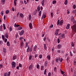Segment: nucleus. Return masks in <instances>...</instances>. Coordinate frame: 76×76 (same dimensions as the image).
Instances as JSON below:
<instances>
[{"label":"nucleus","instance_id":"1","mask_svg":"<svg viewBox=\"0 0 76 76\" xmlns=\"http://www.w3.org/2000/svg\"><path fill=\"white\" fill-rule=\"evenodd\" d=\"M72 28L75 32H76V24L72 26Z\"/></svg>","mask_w":76,"mask_h":76},{"label":"nucleus","instance_id":"2","mask_svg":"<svg viewBox=\"0 0 76 76\" xmlns=\"http://www.w3.org/2000/svg\"><path fill=\"white\" fill-rule=\"evenodd\" d=\"M65 34H62L61 35H60V37L61 38V39L64 38H65Z\"/></svg>","mask_w":76,"mask_h":76},{"label":"nucleus","instance_id":"3","mask_svg":"<svg viewBox=\"0 0 76 76\" xmlns=\"http://www.w3.org/2000/svg\"><path fill=\"white\" fill-rule=\"evenodd\" d=\"M15 62H12V67L13 68V67H15L16 66H15Z\"/></svg>","mask_w":76,"mask_h":76},{"label":"nucleus","instance_id":"4","mask_svg":"<svg viewBox=\"0 0 76 76\" xmlns=\"http://www.w3.org/2000/svg\"><path fill=\"white\" fill-rule=\"evenodd\" d=\"M45 17H46V15H45V13L44 12L43 14V15L42 18V19H44V18H45Z\"/></svg>","mask_w":76,"mask_h":76},{"label":"nucleus","instance_id":"5","mask_svg":"<svg viewBox=\"0 0 76 76\" xmlns=\"http://www.w3.org/2000/svg\"><path fill=\"white\" fill-rule=\"evenodd\" d=\"M29 28H30L31 29L32 28V23H30V24L29 25Z\"/></svg>","mask_w":76,"mask_h":76},{"label":"nucleus","instance_id":"6","mask_svg":"<svg viewBox=\"0 0 76 76\" xmlns=\"http://www.w3.org/2000/svg\"><path fill=\"white\" fill-rule=\"evenodd\" d=\"M23 33H24V31L22 30L20 33V35H22L23 34Z\"/></svg>","mask_w":76,"mask_h":76},{"label":"nucleus","instance_id":"7","mask_svg":"<svg viewBox=\"0 0 76 76\" xmlns=\"http://www.w3.org/2000/svg\"><path fill=\"white\" fill-rule=\"evenodd\" d=\"M33 68V65L32 64H31L29 66V69L30 70H31Z\"/></svg>","mask_w":76,"mask_h":76},{"label":"nucleus","instance_id":"8","mask_svg":"<svg viewBox=\"0 0 76 76\" xmlns=\"http://www.w3.org/2000/svg\"><path fill=\"white\" fill-rule=\"evenodd\" d=\"M5 36L6 38H9V35H8V33H6Z\"/></svg>","mask_w":76,"mask_h":76},{"label":"nucleus","instance_id":"9","mask_svg":"<svg viewBox=\"0 0 76 76\" xmlns=\"http://www.w3.org/2000/svg\"><path fill=\"white\" fill-rule=\"evenodd\" d=\"M37 48V45H36L33 48V51H35Z\"/></svg>","mask_w":76,"mask_h":76},{"label":"nucleus","instance_id":"10","mask_svg":"<svg viewBox=\"0 0 76 76\" xmlns=\"http://www.w3.org/2000/svg\"><path fill=\"white\" fill-rule=\"evenodd\" d=\"M70 28V24H68L66 27L67 29H69Z\"/></svg>","mask_w":76,"mask_h":76},{"label":"nucleus","instance_id":"11","mask_svg":"<svg viewBox=\"0 0 76 76\" xmlns=\"http://www.w3.org/2000/svg\"><path fill=\"white\" fill-rule=\"evenodd\" d=\"M63 20H61L59 23V25H62L63 24Z\"/></svg>","mask_w":76,"mask_h":76},{"label":"nucleus","instance_id":"12","mask_svg":"<svg viewBox=\"0 0 76 76\" xmlns=\"http://www.w3.org/2000/svg\"><path fill=\"white\" fill-rule=\"evenodd\" d=\"M58 61H60V58H56V63H58Z\"/></svg>","mask_w":76,"mask_h":76},{"label":"nucleus","instance_id":"13","mask_svg":"<svg viewBox=\"0 0 76 76\" xmlns=\"http://www.w3.org/2000/svg\"><path fill=\"white\" fill-rule=\"evenodd\" d=\"M47 61H45V67H47Z\"/></svg>","mask_w":76,"mask_h":76},{"label":"nucleus","instance_id":"14","mask_svg":"<svg viewBox=\"0 0 76 76\" xmlns=\"http://www.w3.org/2000/svg\"><path fill=\"white\" fill-rule=\"evenodd\" d=\"M61 47V45L60 44L58 45V49H60Z\"/></svg>","mask_w":76,"mask_h":76},{"label":"nucleus","instance_id":"15","mask_svg":"<svg viewBox=\"0 0 76 76\" xmlns=\"http://www.w3.org/2000/svg\"><path fill=\"white\" fill-rule=\"evenodd\" d=\"M16 56H13V57L12 58V60H15L16 59Z\"/></svg>","mask_w":76,"mask_h":76},{"label":"nucleus","instance_id":"16","mask_svg":"<svg viewBox=\"0 0 76 76\" xmlns=\"http://www.w3.org/2000/svg\"><path fill=\"white\" fill-rule=\"evenodd\" d=\"M1 2L2 4L5 3V0H1Z\"/></svg>","mask_w":76,"mask_h":76},{"label":"nucleus","instance_id":"17","mask_svg":"<svg viewBox=\"0 0 76 76\" xmlns=\"http://www.w3.org/2000/svg\"><path fill=\"white\" fill-rule=\"evenodd\" d=\"M20 16L21 17V18H23V17H24V16H23V14L22 13H20Z\"/></svg>","mask_w":76,"mask_h":76},{"label":"nucleus","instance_id":"18","mask_svg":"<svg viewBox=\"0 0 76 76\" xmlns=\"http://www.w3.org/2000/svg\"><path fill=\"white\" fill-rule=\"evenodd\" d=\"M44 48L45 50H46L47 49V46H46V44H45L44 45Z\"/></svg>","mask_w":76,"mask_h":76},{"label":"nucleus","instance_id":"19","mask_svg":"<svg viewBox=\"0 0 76 76\" xmlns=\"http://www.w3.org/2000/svg\"><path fill=\"white\" fill-rule=\"evenodd\" d=\"M23 45V41H21V44H20V46L21 48H22Z\"/></svg>","mask_w":76,"mask_h":76},{"label":"nucleus","instance_id":"20","mask_svg":"<svg viewBox=\"0 0 76 76\" xmlns=\"http://www.w3.org/2000/svg\"><path fill=\"white\" fill-rule=\"evenodd\" d=\"M37 11L38 12H39V10H40V7H39V6H37Z\"/></svg>","mask_w":76,"mask_h":76},{"label":"nucleus","instance_id":"21","mask_svg":"<svg viewBox=\"0 0 76 76\" xmlns=\"http://www.w3.org/2000/svg\"><path fill=\"white\" fill-rule=\"evenodd\" d=\"M41 3L42 6H44V0H42V1Z\"/></svg>","mask_w":76,"mask_h":76},{"label":"nucleus","instance_id":"22","mask_svg":"<svg viewBox=\"0 0 76 76\" xmlns=\"http://www.w3.org/2000/svg\"><path fill=\"white\" fill-rule=\"evenodd\" d=\"M28 19L29 20H31V15H29V16H28Z\"/></svg>","mask_w":76,"mask_h":76},{"label":"nucleus","instance_id":"23","mask_svg":"<svg viewBox=\"0 0 76 76\" xmlns=\"http://www.w3.org/2000/svg\"><path fill=\"white\" fill-rule=\"evenodd\" d=\"M73 19H74V17L73 16H72L71 19V21H72V22H73Z\"/></svg>","mask_w":76,"mask_h":76},{"label":"nucleus","instance_id":"24","mask_svg":"<svg viewBox=\"0 0 76 76\" xmlns=\"http://www.w3.org/2000/svg\"><path fill=\"white\" fill-rule=\"evenodd\" d=\"M47 58L48 60H50V56L48 55L47 56Z\"/></svg>","mask_w":76,"mask_h":76},{"label":"nucleus","instance_id":"25","mask_svg":"<svg viewBox=\"0 0 76 76\" xmlns=\"http://www.w3.org/2000/svg\"><path fill=\"white\" fill-rule=\"evenodd\" d=\"M3 26L4 27V29H6V25H5V24H3Z\"/></svg>","mask_w":76,"mask_h":76},{"label":"nucleus","instance_id":"26","mask_svg":"<svg viewBox=\"0 0 76 76\" xmlns=\"http://www.w3.org/2000/svg\"><path fill=\"white\" fill-rule=\"evenodd\" d=\"M16 1H17V0H14V5H15V6L16 5Z\"/></svg>","mask_w":76,"mask_h":76},{"label":"nucleus","instance_id":"27","mask_svg":"<svg viewBox=\"0 0 76 76\" xmlns=\"http://www.w3.org/2000/svg\"><path fill=\"white\" fill-rule=\"evenodd\" d=\"M3 52L5 53V54L6 53V49L5 48H4Z\"/></svg>","mask_w":76,"mask_h":76},{"label":"nucleus","instance_id":"28","mask_svg":"<svg viewBox=\"0 0 76 76\" xmlns=\"http://www.w3.org/2000/svg\"><path fill=\"white\" fill-rule=\"evenodd\" d=\"M36 12L34 11L33 12V15H36V13L37 12V10H36Z\"/></svg>","mask_w":76,"mask_h":76},{"label":"nucleus","instance_id":"29","mask_svg":"<svg viewBox=\"0 0 76 76\" xmlns=\"http://www.w3.org/2000/svg\"><path fill=\"white\" fill-rule=\"evenodd\" d=\"M64 4L65 5H67V0H65Z\"/></svg>","mask_w":76,"mask_h":76},{"label":"nucleus","instance_id":"30","mask_svg":"<svg viewBox=\"0 0 76 76\" xmlns=\"http://www.w3.org/2000/svg\"><path fill=\"white\" fill-rule=\"evenodd\" d=\"M9 13V10H6V14H8Z\"/></svg>","mask_w":76,"mask_h":76},{"label":"nucleus","instance_id":"31","mask_svg":"<svg viewBox=\"0 0 76 76\" xmlns=\"http://www.w3.org/2000/svg\"><path fill=\"white\" fill-rule=\"evenodd\" d=\"M41 11H40L39 12V16L40 17H41Z\"/></svg>","mask_w":76,"mask_h":76},{"label":"nucleus","instance_id":"32","mask_svg":"<svg viewBox=\"0 0 76 76\" xmlns=\"http://www.w3.org/2000/svg\"><path fill=\"white\" fill-rule=\"evenodd\" d=\"M3 13H4V11H2L1 13V15H2V16H3Z\"/></svg>","mask_w":76,"mask_h":76},{"label":"nucleus","instance_id":"33","mask_svg":"<svg viewBox=\"0 0 76 76\" xmlns=\"http://www.w3.org/2000/svg\"><path fill=\"white\" fill-rule=\"evenodd\" d=\"M7 46H9L10 45V43H9V41H8L7 42Z\"/></svg>","mask_w":76,"mask_h":76},{"label":"nucleus","instance_id":"34","mask_svg":"<svg viewBox=\"0 0 76 76\" xmlns=\"http://www.w3.org/2000/svg\"><path fill=\"white\" fill-rule=\"evenodd\" d=\"M4 76H9V75L7 73H6L4 74Z\"/></svg>","mask_w":76,"mask_h":76},{"label":"nucleus","instance_id":"35","mask_svg":"<svg viewBox=\"0 0 76 76\" xmlns=\"http://www.w3.org/2000/svg\"><path fill=\"white\" fill-rule=\"evenodd\" d=\"M39 64H37V69H39Z\"/></svg>","mask_w":76,"mask_h":76},{"label":"nucleus","instance_id":"36","mask_svg":"<svg viewBox=\"0 0 76 76\" xmlns=\"http://www.w3.org/2000/svg\"><path fill=\"white\" fill-rule=\"evenodd\" d=\"M56 1H53V4H56Z\"/></svg>","mask_w":76,"mask_h":76},{"label":"nucleus","instance_id":"37","mask_svg":"<svg viewBox=\"0 0 76 76\" xmlns=\"http://www.w3.org/2000/svg\"><path fill=\"white\" fill-rule=\"evenodd\" d=\"M32 56H30L29 57V60H31L32 59Z\"/></svg>","mask_w":76,"mask_h":76},{"label":"nucleus","instance_id":"38","mask_svg":"<svg viewBox=\"0 0 76 76\" xmlns=\"http://www.w3.org/2000/svg\"><path fill=\"white\" fill-rule=\"evenodd\" d=\"M2 38L4 40V35H2Z\"/></svg>","mask_w":76,"mask_h":76},{"label":"nucleus","instance_id":"39","mask_svg":"<svg viewBox=\"0 0 76 76\" xmlns=\"http://www.w3.org/2000/svg\"><path fill=\"white\" fill-rule=\"evenodd\" d=\"M61 74L62 75H63V74H64V73L65 72H64V71H61Z\"/></svg>","mask_w":76,"mask_h":76},{"label":"nucleus","instance_id":"40","mask_svg":"<svg viewBox=\"0 0 76 76\" xmlns=\"http://www.w3.org/2000/svg\"><path fill=\"white\" fill-rule=\"evenodd\" d=\"M72 12L73 13H76V10H75L73 11H72Z\"/></svg>","mask_w":76,"mask_h":76},{"label":"nucleus","instance_id":"41","mask_svg":"<svg viewBox=\"0 0 76 76\" xmlns=\"http://www.w3.org/2000/svg\"><path fill=\"white\" fill-rule=\"evenodd\" d=\"M9 29L10 30V32H11V31H12V27H10V29Z\"/></svg>","mask_w":76,"mask_h":76},{"label":"nucleus","instance_id":"42","mask_svg":"<svg viewBox=\"0 0 76 76\" xmlns=\"http://www.w3.org/2000/svg\"><path fill=\"white\" fill-rule=\"evenodd\" d=\"M19 67H22V64H21L20 63L19 64Z\"/></svg>","mask_w":76,"mask_h":76},{"label":"nucleus","instance_id":"43","mask_svg":"<svg viewBox=\"0 0 76 76\" xmlns=\"http://www.w3.org/2000/svg\"><path fill=\"white\" fill-rule=\"evenodd\" d=\"M57 52L58 53H61V51H60V50H58L57 51Z\"/></svg>","mask_w":76,"mask_h":76},{"label":"nucleus","instance_id":"44","mask_svg":"<svg viewBox=\"0 0 76 76\" xmlns=\"http://www.w3.org/2000/svg\"><path fill=\"white\" fill-rule=\"evenodd\" d=\"M60 39L59 38L58 39V43H60Z\"/></svg>","mask_w":76,"mask_h":76},{"label":"nucleus","instance_id":"45","mask_svg":"<svg viewBox=\"0 0 76 76\" xmlns=\"http://www.w3.org/2000/svg\"><path fill=\"white\" fill-rule=\"evenodd\" d=\"M47 74L46 73V69H45V71L44 72V75H46Z\"/></svg>","mask_w":76,"mask_h":76},{"label":"nucleus","instance_id":"46","mask_svg":"<svg viewBox=\"0 0 76 76\" xmlns=\"http://www.w3.org/2000/svg\"><path fill=\"white\" fill-rule=\"evenodd\" d=\"M71 46L72 47H74L75 46V45L73 42H72V44H71Z\"/></svg>","mask_w":76,"mask_h":76},{"label":"nucleus","instance_id":"47","mask_svg":"<svg viewBox=\"0 0 76 76\" xmlns=\"http://www.w3.org/2000/svg\"><path fill=\"white\" fill-rule=\"evenodd\" d=\"M73 8L75 9V8H76V5H74L73 7Z\"/></svg>","mask_w":76,"mask_h":76},{"label":"nucleus","instance_id":"48","mask_svg":"<svg viewBox=\"0 0 76 76\" xmlns=\"http://www.w3.org/2000/svg\"><path fill=\"white\" fill-rule=\"evenodd\" d=\"M3 65L1 64H0V69L1 68H2V67H3Z\"/></svg>","mask_w":76,"mask_h":76},{"label":"nucleus","instance_id":"49","mask_svg":"<svg viewBox=\"0 0 76 76\" xmlns=\"http://www.w3.org/2000/svg\"><path fill=\"white\" fill-rule=\"evenodd\" d=\"M53 24H51V25L50 26V28H53Z\"/></svg>","mask_w":76,"mask_h":76},{"label":"nucleus","instance_id":"50","mask_svg":"<svg viewBox=\"0 0 76 76\" xmlns=\"http://www.w3.org/2000/svg\"><path fill=\"white\" fill-rule=\"evenodd\" d=\"M57 34H58V32L56 31L55 34V35H57Z\"/></svg>","mask_w":76,"mask_h":76},{"label":"nucleus","instance_id":"51","mask_svg":"<svg viewBox=\"0 0 76 76\" xmlns=\"http://www.w3.org/2000/svg\"><path fill=\"white\" fill-rule=\"evenodd\" d=\"M32 51V47H31L30 48V51L31 52Z\"/></svg>","mask_w":76,"mask_h":76},{"label":"nucleus","instance_id":"52","mask_svg":"<svg viewBox=\"0 0 76 76\" xmlns=\"http://www.w3.org/2000/svg\"><path fill=\"white\" fill-rule=\"evenodd\" d=\"M42 55H40L39 56V58H42Z\"/></svg>","mask_w":76,"mask_h":76},{"label":"nucleus","instance_id":"53","mask_svg":"<svg viewBox=\"0 0 76 76\" xmlns=\"http://www.w3.org/2000/svg\"><path fill=\"white\" fill-rule=\"evenodd\" d=\"M63 76H66V72L64 73V74H63Z\"/></svg>","mask_w":76,"mask_h":76},{"label":"nucleus","instance_id":"54","mask_svg":"<svg viewBox=\"0 0 76 76\" xmlns=\"http://www.w3.org/2000/svg\"><path fill=\"white\" fill-rule=\"evenodd\" d=\"M29 49H28V48H27V53H28V52H29Z\"/></svg>","mask_w":76,"mask_h":76},{"label":"nucleus","instance_id":"55","mask_svg":"<svg viewBox=\"0 0 76 76\" xmlns=\"http://www.w3.org/2000/svg\"><path fill=\"white\" fill-rule=\"evenodd\" d=\"M12 10L13 12H14L15 11V8H14V7H12Z\"/></svg>","mask_w":76,"mask_h":76},{"label":"nucleus","instance_id":"56","mask_svg":"<svg viewBox=\"0 0 76 76\" xmlns=\"http://www.w3.org/2000/svg\"><path fill=\"white\" fill-rule=\"evenodd\" d=\"M51 15L52 17H53V12L51 13Z\"/></svg>","mask_w":76,"mask_h":76},{"label":"nucleus","instance_id":"57","mask_svg":"<svg viewBox=\"0 0 76 76\" xmlns=\"http://www.w3.org/2000/svg\"><path fill=\"white\" fill-rule=\"evenodd\" d=\"M51 76V72H49L48 73V76Z\"/></svg>","mask_w":76,"mask_h":76},{"label":"nucleus","instance_id":"58","mask_svg":"<svg viewBox=\"0 0 76 76\" xmlns=\"http://www.w3.org/2000/svg\"><path fill=\"white\" fill-rule=\"evenodd\" d=\"M21 29H22V27H19V30H20Z\"/></svg>","mask_w":76,"mask_h":76},{"label":"nucleus","instance_id":"59","mask_svg":"<svg viewBox=\"0 0 76 76\" xmlns=\"http://www.w3.org/2000/svg\"><path fill=\"white\" fill-rule=\"evenodd\" d=\"M37 57H38V55L37 54H36L35 55V58H37Z\"/></svg>","mask_w":76,"mask_h":76},{"label":"nucleus","instance_id":"60","mask_svg":"<svg viewBox=\"0 0 76 76\" xmlns=\"http://www.w3.org/2000/svg\"><path fill=\"white\" fill-rule=\"evenodd\" d=\"M23 39V37H20V40H21V39Z\"/></svg>","mask_w":76,"mask_h":76},{"label":"nucleus","instance_id":"61","mask_svg":"<svg viewBox=\"0 0 76 76\" xmlns=\"http://www.w3.org/2000/svg\"><path fill=\"white\" fill-rule=\"evenodd\" d=\"M73 52L74 53H76V50H75V49H73Z\"/></svg>","mask_w":76,"mask_h":76},{"label":"nucleus","instance_id":"62","mask_svg":"<svg viewBox=\"0 0 76 76\" xmlns=\"http://www.w3.org/2000/svg\"><path fill=\"white\" fill-rule=\"evenodd\" d=\"M8 75L9 76H10V72H8Z\"/></svg>","mask_w":76,"mask_h":76},{"label":"nucleus","instance_id":"63","mask_svg":"<svg viewBox=\"0 0 76 76\" xmlns=\"http://www.w3.org/2000/svg\"><path fill=\"white\" fill-rule=\"evenodd\" d=\"M56 70H56V67H55L54 69V71H55V72H56Z\"/></svg>","mask_w":76,"mask_h":76},{"label":"nucleus","instance_id":"64","mask_svg":"<svg viewBox=\"0 0 76 76\" xmlns=\"http://www.w3.org/2000/svg\"><path fill=\"white\" fill-rule=\"evenodd\" d=\"M42 69H43V66H41V70H42Z\"/></svg>","mask_w":76,"mask_h":76}]
</instances>
